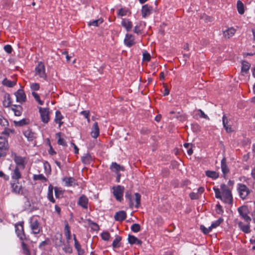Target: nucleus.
Returning a JSON list of instances; mask_svg holds the SVG:
<instances>
[{"label": "nucleus", "mask_w": 255, "mask_h": 255, "mask_svg": "<svg viewBox=\"0 0 255 255\" xmlns=\"http://www.w3.org/2000/svg\"><path fill=\"white\" fill-rule=\"evenodd\" d=\"M220 187L221 191L219 188H213L216 198L221 199L226 203H232L233 197L231 190L224 184H221Z\"/></svg>", "instance_id": "1"}, {"label": "nucleus", "mask_w": 255, "mask_h": 255, "mask_svg": "<svg viewBox=\"0 0 255 255\" xmlns=\"http://www.w3.org/2000/svg\"><path fill=\"white\" fill-rule=\"evenodd\" d=\"M29 223L32 234L36 235L40 232L42 228L37 216H33L31 217L29 219Z\"/></svg>", "instance_id": "2"}, {"label": "nucleus", "mask_w": 255, "mask_h": 255, "mask_svg": "<svg viewBox=\"0 0 255 255\" xmlns=\"http://www.w3.org/2000/svg\"><path fill=\"white\" fill-rule=\"evenodd\" d=\"M10 185L13 193L18 195H22L24 193V188L18 180H11Z\"/></svg>", "instance_id": "3"}, {"label": "nucleus", "mask_w": 255, "mask_h": 255, "mask_svg": "<svg viewBox=\"0 0 255 255\" xmlns=\"http://www.w3.org/2000/svg\"><path fill=\"white\" fill-rule=\"evenodd\" d=\"M237 190L240 198L243 200L247 199L250 193V190L249 188L246 185L242 183L238 184Z\"/></svg>", "instance_id": "4"}, {"label": "nucleus", "mask_w": 255, "mask_h": 255, "mask_svg": "<svg viewBox=\"0 0 255 255\" xmlns=\"http://www.w3.org/2000/svg\"><path fill=\"white\" fill-rule=\"evenodd\" d=\"M35 75L38 76L40 78L43 79H46L47 75L45 73V68L44 64L41 62H38L37 65L35 68Z\"/></svg>", "instance_id": "5"}, {"label": "nucleus", "mask_w": 255, "mask_h": 255, "mask_svg": "<svg viewBox=\"0 0 255 255\" xmlns=\"http://www.w3.org/2000/svg\"><path fill=\"white\" fill-rule=\"evenodd\" d=\"M38 109L39 110L40 118L42 122L45 124L48 123L50 120L49 109L47 108H42L41 107H38Z\"/></svg>", "instance_id": "6"}, {"label": "nucleus", "mask_w": 255, "mask_h": 255, "mask_svg": "<svg viewBox=\"0 0 255 255\" xmlns=\"http://www.w3.org/2000/svg\"><path fill=\"white\" fill-rule=\"evenodd\" d=\"M113 194L117 200L121 201L123 200L124 187L121 185H118L113 187Z\"/></svg>", "instance_id": "7"}, {"label": "nucleus", "mask_w": 255, "mask_h": 255, "mask_svg": "<svg viewBox=\"0 0 255 255\" xmlns=\"http://www.w3.org/2000/svg\"><path fill=\"white\" fill-rule=\"evenodd\" d=\"M238 212L242 218L246 222H250L251 221V217L248 215L249 210L247 207L242 206L238 208Z\"/></svg>", "instance_id": "8"}, {"label": "nucleus", "mask_w": 255, "mask_h": 255, "mask_svg": "<svg viewBox=\"0 0 255 255\" xmlns=\"http://www.w3.org/2000/svg\"><path fill=\"white\" fill-rule=\"evenodd\" d=\"M8 148V144L6 139L3 137L0 136V156L4 155Z\"/></svg>", "instance_id": "9"}, {"label": "nucleus", "mask_w": 255, "mask_h": 255, "mask_svg": "<svg viewBox=\"0 0 255 255\" xmlns=\"http://www.w3.org/2000/svg\"><path fill=\"white\" fill-rule=\"evenodd\" d=\"M134 195L135 197L132 199L131 198H129V195L126 194V197L129 198L130 206H134L135 207L138 208L140 204V195L137 193H136Z\"/></svg>", "instance_id": "10"}, {"label": "nucleus", "mask_w": 255, "mask_h": 255, "mask_svg": "<svg viewBox=\"0 0 255 255\" xmlns=\"http://www.w3.org/2000/svg\"><path fill=\"white\" fill-rule=\"evenodd\" d=\"M15 232L20 240H26L25 235L24 233L23 226L22 224L19 223L15 225Z\"/></svg>", "instance_id": "11"}, {"label": "nucleus", "mask_w": 255, "mask_h": 255, "mask_svg": "<svg viewBox=\"0 0 255 255\" xmlns=\"http://www.w3.org/2000/svg\"><path fill=\"white\" fill-rule=\"evenodd\" d=\"M14 95L17 102L22 104L26 101V95L23 90L19 89L15 93Z\"/></svg>", "instance_id": "12"}, {"label": "nucleus", "mask_w": 255, "mask_h": 255, "mask_svg": "<svg viewBox=\"0 0 255 255\" xmlns=\"http://www.w3.org/2000/svg\"><path fill=\"white\" fill-rule=\"evenodd\" d=\"M153 8L148 4H144L142 6L141 15L144 18L148 16L152 12Z\"/></svg>", "instance_id": "13"}, {"label": "nucleus", "mask_w": 255, "mask_h": 255, "mask_svg": "<svg viewBox=\"0 0 255 255\" xmlns=\"http://www.w3.org/2000/svg\"><path fill=\"white\" fill-rule=\"evenodd\" d=\"M223 36L225 38H230L235 33L236 29L233 27H228L225 29H223Z\"/></svg>", "instance_id": "14"}, {"label": "nucleus", "mask_w": 255, "mask_h": 255, "mask_svg": "<svg viewBox=\"0 0 255 255\" xmlns=\"http://www.w3.org/2000/svg\"><path fill=\"white\" fill-rule=\"evenodd\" d=\"M24 136L28 141H32L36 138V133L33 132L31 129L27 128L23 131Z\"/></svg>", "instance_id": "15"}, {"label": "nucleus", "mask_w": 255, "mask_h": 255, "mask_svg": "<svg viewBox=\"0 0 255 255\" xmlns=\"http://www.w3.org/2000/svg\"><path fill=\"white\" fill-rule=\"evenodd\" d=\"M124 42L127 46H131L135 43L134 37L131 34H127L124 39Z\"/></svg>", "instance_id": "16"}, {"label": "nucleus", "mask_w": 255, "mask_h": 255, "mask_svg": "<svg viewBox=\"0 0 255 255\" xmlns=\"http://www.w3.org/2000/svg\"><path fill=\"white\" fill-rule=\"evenodd\" d=\"M121 25L127 31H130L132 28V23L128 19L123 18L121 22Z\"/></svg>", "instance_id": "17"}, {"label": "nucleus", "mask_w": 255, "mask_h": 255, "mask_svg": "<svg viewBox=\"0 0 255 255\" xmlns=\"http://www.w3.org/2000/svg\"><path fill=\"white\" fill-rule=\"evenodd\" d=\"M78 204L83 208L87 209L88 205V198L84 195H82L79 199Z\"/></svg>", "instance_id": "18"}, {"label": "nucleus", "mask_w": 255, "mask_h": 255, "mask_svg": "<svg viewBox=\"0 0 255 255\" xmlns=\"http://www.w3.org/2000/svg\"><path fill=\"white\" fill-rule=\"evenodd\" d=\"M11 180H18L21 177L19 168L16 166L11 174Z\"/></svg>", "instance_id": "19"}, {"label": "nucleus", "mask_w": 255, "mask_h": 255, "mask_svg": "<svg viewBox=\"0 0 255 255\" xmlns=\"http://www.w3.org/2000/svg\"><path fill=\"white\" fill-rule=\"evenodd\" d=\"M110 169L116 173H118L120 171H124L125 168L116 162H112L110 166Z\"/></svg>", "instance_id": "20"}, {"label": "nucleus", "mask_w": 255, "mask_h": 255, "mask_svg": "<svg viewBox=\"0 0 255 255\" xmlns=\"http://www.w3.org/2000/svg\"><path fill=\"white\" fill-rule=\"evenodd\" d=\"M100 130L97 122H95L93 125L92 130L91 131V136L96 138L99 135Z\"/></svg>", "instance_id": "21"}, {"label": "nucleus", "mask_w": 255, "mask_h": 255, "mask_svg": "<svg viewBox=\"0 0 255 255\" xmlns=\"http://www.w3.org/2000/svg\"><path fill=\"white\" fill-rule=\"evenodd\" d=\"M64 234L67 240V243H70V240L71 238L70 227L67 223L65 224Z\"/></svg>", "instance_id": "22"}, {"label": "nucleus", "mask_w": 255, "mask_h": 255, "mask_svg": "<svg viewBox=\"0 0 255 255\" xmlns=\"http://www.w3.org/2000/svg\"><path fill=\"white\" fill-rule=\"evenodd\" d=\"M126 213L124 211L117 212L114 216L115 220L118 221L124 220L126 218Z\"/></svg>", "instance_id": "23"}, {"label": "nucleus", "mask_w": 255, "mask_h": 255, "mask_svg": "<svg viewBox=\"0 0 255 255\" xmlns=\"http://www.w3.org/2000/svg\"><path fill=\"white\" fill-rule=\"evenodd\" d=\"M73 236H74L75 248L78 252V255H83L84 253V251L83 249H82L80 243L78 242V241H77V240L76 238L75 235L74 234Z\"/></svg>", "instance_id": "24"}, {"label": "nucleus", "mask_w": 255, "mask_h": 255, "mask_svg": "<svg viewBox=\"0 0 255 255\" xmlns=\"http://www.w3.org/2000/svg\"><path fill=\"white\" fill-rule=\"evenodd\" d=\"M248 224H244L243 222H240L238 223L240 228L245 233H249L251 232L250 222H247Z\"/></svg>", "instance_id": "25"}, {"label": "nucleus", "mask_w": 255, "mask_h": 255, "mask_svg": "<svg viewBox=\"0 0 255 255\" xmlns=\"http://www.w3.org/2000/svg\"><path fill=\"white\" fill-rule=\"evenodd\" d=\"M15 116H20L22 112V108L20 106L13 105L10 109Z\"/></svg>", "instance_id": "26"}, {"label": "nucleus", "mask_w": 255, "mask_h": 255, "mask_svg": "<svg viewBox=\"0 0 255 255\" xmlns=\"http://www.w3.org/2000/svg\"><path fill=\"white\" fill-rule=\"evenodd\" d=\"M13 160L16 164L18 165H22L24 166L25 162V158L20 156H18L15 154H14Z\"/></svg>", "instance_id": "27"}, {"label": "nucleus", "mask_w": 255, "mask_h": 255, "mask_svg": "<svg viewBox=\"0 0 255 255\" xmlns=\"http://www.w3.org/2000/svg\"><path fill=\"white\" fill-rule=\"evenodd\" d=\"M63 118V117L61 112L59 111H57L55 112V118L54 121L55 123L59 124V127H60L63 123V122H62Z\"/></svg>", "instance_id": "28"}, {"label": "nucleus", "mask_w": 255, "mask_h": 255, "mask_svg": "<svg viewBox=\"0 0 255 255\" xmlns=\"http://www.w3.org/2000/svg\"><path fill=\"white\" fill-rule=\"evenodd\" d=\"M128 243L131 244L141 245L142 242L134 236L129 235L128 238Z\"/></svg>", "instance_id": "29"}, {"label": "nucleus", "mask_w": 255, "mask_h": 255, "mask_svg": "<svg viewBox=\"0 0 255 255\" xmlns=\"http://www.w3.org/2000/svg\"><path fill=\"white\" fill-rule=\"evenodd\" d=\"M63 181L65 182V185L67 186H72L76 184L75 179L71 177H64Z\"/></svg>", "instance_id": "30"}, {"label": "nucleus", "mask_w": 255, "mask_h": 255, "mask_svg": "<svg viewBox=\"0 0 255 255\" xmlns=\"http://www.w3.org/2000/svg\"><path fill=\"white\" fill-rule=\"evenodd\" d=\"M2 84L8 87H13L16 84V80H10L7 78H5L2 81Z\"/></svg>", "instance_id": "31"}, {"label": "nucleus", "mask_w": 255, "mask_h": 255, "mask_svg": "<svg viewBox=\"0 0 255 255\" xmlns=\"http://www.w3.org/2000/svg\"><path fill=\"white\" fill-rule=\"evenodd\" d=\"M2 103L3 106L5 107H8L10 106L11 103V101L10 95L9 94H6L4 95Z\"/></svg>", "instance_id": "32"}, {"label": "nucleus", "mask_w": 255, "mask_h": 255, "mask_svg": "<svg viewBox=\"0 0 255 255\" xmlns=\"http://www.w3.org/2000/svg\"><path fill=\"white\" fill-rule=\"evenodd\" d=\"M29 121L28 119H23L20 121H14L13 123L15 126L20 127L27 125L29 123Z\"/></svg>", "instance_id": "33"}, {"label": "nucleus", "mask_w": 255, "mask_h": 255, "mask_svg": "<svg viewBox=\"0 0 255 255\" xmlns=\"http://www.w3.org/2000/svg\"><path fill=\"white\" fill-rule=\"evenodd\" d=\"M223 124L224 128L228 132H230L232 131V128L230 126L228 125V120L227 117L224 115L223 117Z\"/></svg>", "instance_id": "34"}, {"label": "nucleus", "mask_w": 255, "mask_h": 255, "mask_svg": "<svg viewBox=\"0 0 255 255\" xmlns=\"http://www.w3.org/2000/svg\"><path fill=\"white\" fill-rule=\"evenodd\" d=\"M82 161L84 164H89L92 160V158L89 153L85 154L82 157Z\"/></svg>", "instance_id": "35"}, {"label": "nucleus", "mask_w": 255, "mask_h": 255, "mask_svg": "<svg viewBox=\"0 0 255 255\" xmlns=\"http://www.w3.org/2000/svg\"><path fill=\"white\" fill-rule=\"evenodd\" d=\"M47 197L50 201H51L52 203L55 202V199H54L53 196V187L51 185H50L48 187Z\"/></svg>", "instance_id": "36"}, {"label": "nucleus", "mask_w": 255, "mask_h": 255, "mask_svg": "<svg viewBox=\"0 0 255 255\" xmlns=\"http://www.w3.org/2000/svg\"><path fill=\"white\" fill-rule=\"evenodd\" d=\"M221 169L224 174H226L229 172V168L226 163L225 158H223L221 161Z\"/></svg>", "instance_id": "37"}, {"label": "nucleus", "mask_w": 255, "mask_h": 255, "mask_svg": "<svg viewBox=\"0 0 255 255\" xmlns=\"http://www.w3.org/2000/svg\"><path fill=\"white\" fill-rule=\"evenodd\" d=\"M223 221V219L222 218H219L217 220L212 223L210 227V228L212 230L218 227L221 223Z\"/></svg>", "instance_id": "38"}, {"label": "nucleus", "mask_w": 255, "mask_h": 255, "mask_svg": "<svg viewBox=\"0 0 255 255\" xmlns=\"http://www.w3.org/2000/svg\"><path fill=\"white\" fill-rule=\"evenodd\" d=\"M206 175L212 179H216L218 177L219 174L215 171L208 170L206 171Z\"/></svg>", "instance_id": "39"}, {"label": "nucleus", "mask_w": 255, "mask_h": 255, "mask_svg": "<svg viewBox=\"0 0 255 255\" xmlns=\"http://www.w3.org/2000/svg\"><path fill=\"white\" fill-rule=\"evenodd\" d=\"M237 9L240 14H242L244 13V5L240 0L237 1Z\"/></svg>", "instance_id": "40"}, {"label": "nucleus", "mask_w": 255, "mask_h": 255, "mask_svg": "<svg viewBox=\"0 0 255 255\" xmlns=\"http://www.w3.org/2000/svg\"><path fill=\"white\" fill-rule=\"evenodd\" d=\"M33 180H40L42 182H46V178L42 174L33 175Z\"/></svg>", "instance_id": "41"}, {"label": "nucleus", "mask_w": 255, "mask_h": 255, "mask_svg": "<svg viewBox=\"0 0 255 255\" xmlns=\"http://www.w3.org/2000/svg\"><path fill=\"white\" fill-rule=\"evenodd\" d=\"M250 64L247 61H243L242 64V72H247L250 69Z\"/></svg>", "instance_id": "42"}, {"label": "nucleus", "mask_w": 255, "mask_h": 255, "mask_svg": "<svg viewBox=\"0 0 255 255\" xmlns=\"http://www.w3.org/2000/svg\"><path fill=\"white\" fill-rule=\"evenodd\" d=\"M32 95L34 97L35 101L40 105H43L44 104V101L40 100L39 95L37 93H36L35 92H32Z\"/></svg>", "instance_id": "43"}, {"label": "nucleus", "mask_w": 255, "mask_h": 255, "mask_svg": "<svg viewBox=\"0 0 255 255\" xmlns=\"http://www.w3.org/2000/svg\"><path fill=\"white\" fill-rule=\"evenodd\" d=\"M0 125L2 127H6L8 125V121L3 118L2 113L0 112Z\"/></svg>", "instance_id": "44"}, {"label": "nucleus", "mask_w": 255, "mask_h": 255, "mask_svg": "<svg viewBox=\"0 0 255 255\" xmlns=\"http://www.w3.org/2000/svg\"><path fill=\"white\" fill-rule=\"evenodd\" d=\"M56 136L58 137V143L59 145H61L63 146L66 145V143L65 140L63 138L61 137V133L60 132L57 133L56 134Z\"/></svg>", "instance_id": "45"}, {"label": "nucleus", "mask_w": 255, "mask_h": 255, "mask_svg": "<svg viewBox=\"0 0 255 255\" xmlns=\"http://www.w3.org/2000/svg\"><path fill=\"white\" fill-rule=\"evenodd\" d=\"M21 246L23 254H24L25 255H28L30 254L27 246L23 242V241H22Z\"/></svg>", "instance_id": "46"}, {"label": "nucleus", "mask_w": 255, "mask_h": 255, "mask_svg": "<svg viewBox=\"0 0 255 255\" xmlns=\"http://www.w3.org/2000/svg\"><path fill=\"white\" fill-rule=\"evenodd\" d=\"M142 60L143 61L148 62L150 60L151 56L150 54L146 51H144L142 54Z\"/></svg>", "instance_id": "47"}, {"label": "nucleus", "mask_w": 255, "mask_h": 255, "mask_svg": "<svg viewBox=\"0 0 255 255\" xmlns=\"http://www.w3.org/2000/svg\"><path fill=\"white\" fill-rule=\"evenodd\" d=\"M128 9L126 8H121L119 10L118 15L120 16H124L128 15Z\"/></svg>", "instance_id": "48"}, {"label": "nucleus", "mask_w": 255, "mask_h": 255, "mask_svg": "<svg viewBox=\"0 0 255 255\" xmlns=\"http://www.w3.org/2000/svg\"><path fill=\"white\" fill-rule=\"evenodd\" d=\"M103 20L101 19H98L96 20H94L90 21L89 24V25H93L94 26H98L100 24L103 22Z\"/></svg>", "instance_id": "49"}, {"label": "nucleus", "mask_w": 255, "mask_h": 255, "mask_svg": "<svg viewBox=\"0 0 255 255\" xmlns=\"http://www.w3.org/2000/svg\"><path fill=\"white\" fill-rule=\"evenodd\" d=\"M121 240V238L120 236H117L113 243V246L114 248H118L120 247V242Z\"/></svg>", "instance_id": "50"}, {"label": "nucleus", "mask_w": 255, "mask_h": 255, "mask_svg": "<svg viewBox=\"0 0 255 255\" xmlns=\"http://www.w3.org/2000/svg\"><path fill=\"white\" fill-rule=\"evenodd\" d=\"M131 230L134 233L139 232L140 230V226L138 224H133L131 226Z\"/></svg>", "instance_id": "51"}, {"label": "nucleus", "mask_w": 255, "mask_h": 255, "mask_svg": "<svg viewBox=\"0 0 255 255\" xmlns=\"http://www.w3.org/2000/svg\"><path fill=\"white\" fill-rule=\"evenodd\" d=\"M200 229L204 234H207L212 231V229L210 228V227L207 228L204 225H201Z\"/></svg>", "instance_id": "52"}, {"label": "nucleus", "mask_w": 255, "mask_h": 255, "mask_svg": "<svg viewBox=\"0 0 255 255\" xmlns=\"http://www.w3.org/2000/svg\"><path fill=\"white\" fill-rule=\"evenodd\" d=\"M40 88V85L38 83H33L30 84V89L32 91H37Z\"/></svg>", "instance_id": "53"}, {"label": "nucleus", "mask_w": 255, "mask_h": 255, "mask_svg": "<svg viewBox=\"0 0 255 255\" xmlns=\"http://www.w3.org/2000/svg\"><path fill=\"white\" fill-rule=\"evenodd\" d=\"M63 250L64 251L65 253L68 254H71L73 251L72 248L69 245V244H67V245L63 248Z\"/></svg>", "instance_id": "54"}, {"label": "nucleus", "mask_w": 255, "mask_h": 255, "mask_svg": "<svg viewBox=\"0 0 255 255\" xmlns=\"http://www.w3.org/2000/svg\"><path fill=\"white\" fill-rule=\"evenodd\" d=\"M101 237L105 241H108L110 238V235L108 232H103L101 234Z\"/></svg>", "instance_id": "55"}, {"label": "nucleus", "mask_w": 255, "mask_h": 255, "mask_svg": "<svg viewBox=\"0 0 255 255\" xmlns=\"http://www.w3.org/2000/svg\"><path fill=\"white\" fill-rule=\"evenodd\" d=\"M216 211L218 214H222L223 213L222 207L220 204H217L216 206Z\"/></svg>", "instance_id": "56"}, {"label": "nucleus", "mask_w": 255, "mask_h": 255, "mask_svg": "<svg viewBox=\"0 0 255 255\" xmlns=\"http://www.w3.org/2000/svg\"><path fill=\"white\" fill-rule=\"evenodd\" d=\"M4 50L7 53L10 54L12 52V48L10 45L7 44L4 46Z\"/></svg>", "instance_id": "57"}, {"label": "nucleus", "mask_w": 255, "mask_h": 255, "mask_svg": "<svg viewBox=\"0 0 255 255\" xmlns=\"http://www.w3.org/2000/svg\"><path fill=\"white\" fill-rule=\"evenodd\" d=\"M81 114L83 115L87 119L88 122H90V119L89 118V112L88 111H83L81 112Z\"/></svg>", "instance_id": "58"}, {"label": "nucleus", "mask_w": 255, "mask_h": 255, "mask_svg": "<svg viewBox=\"0 0 255 255\" xmlns=\"http://www.w3.org/2000/svg\"><path fill=\"white\" fill-rule=\"evenodd\" d=\"M57 239H59V242L58 243H57V245L59 246H61L64 244V242L62 241V236L61 234H59L57 237Z\"/></svg>", "instance_id": "59"}, {"label": "nucleus", "mask_w": 255, "mask_h": 255, "mask_svg": "<svg viewBox=\"0 0 255 255\" xmlns=\"http://www.w3.org/2000/svg\"><path fill=\"white\" fill-rule=\"evenodd\" d=\"M13 131V130L10 128H5L4 130L2 132V133L8 136L9 133L10 132H12Z\"/></svg>", "instance_id": "60"}, {"label": "nucleus", "mask_w": 255, "mask_h": 255, "mask_svg": "<svg viewBox=\"0 0 255 255\" xmlns=\"http://www.w3.org/2000/svg\"><path fill=\"white\" fill-rule=\"evenodd\" d=\"M190 197L191 199H196L199 197L198 194L194 192L190 194Z\"/></svg>", "instance_id": "61"}, {"label": "nucleus", "mask_w": 255, "mask_h": 255, "mask_svg": "<svg viewBox=\"0 0 255 255\" xmlns=\"http://www.w3.org/2000/svg\"><path fill=\"white\" fill-rule=\"evenodd\" d=\"M0 177H3V178L5 180H8L9 179V176L8 175H5L2 171H0Z\"/></svg>", "instance_id": "62"}, {"label": "nucleus", "mask_w": 255, "mask_h": 255, "mask_svg": "<svg viewBox=\"0 0 255 255\" xmlns=\"http://www.w3.org/2000/svg\"><path fill=\"white\" fill-rule=\"evenodd\" d=\"M199 111L200 113V116L203 118L209 119V118L207 115H206L203 111H202L201 110H199Z\"/></svg>", "instance_id": "63"}, {"label": "nucleus", "mask_w": 255, "mask_h": 255, "mask_svg": "<svg viewBox=\"0 0 255 255\" xmlns=\"http://www.w3.org/2000/svg\"><path fill=\"white\" fill-rule=\"evenodd\" d=\"M55 194L57 198H59L61 194V191H60L58 188H55Z\"/></svg>", "instance_id": "64"}]
</instances>
